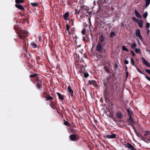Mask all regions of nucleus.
<instances>
[{
    "instance_id": "1",
    "label": "nucleus",
    "mask_w": 150,
    "mask_h": 150,
    "mask_svg": "<svg viewBox=\"0 0 150 150\" xmlns=\"http://www.w3.org/2000/svg\"><path fill=\"white\" fill-rule=\"evenodd\" d=\"M18 34L19 37L22 39H23V37H25L27 36L28 32L25 31H23Z\"/></svg>"
},
{
    "instance_id": "2",
    "label": "nucleus",
    "mask_w": 150,
    "mask_h": 150,
    "mask_svg": "<svg viewBox=\"0 0 150 150\" xmlns=\"http://www.w3.org/2000/svg\"><path fill=\"white\" fill-rule=\"evenodd\" d=\"M116 134L111 133V134H108L105 135V137L108 139H113L116 138Z\"/></svg>"
},
{
    "instance_id": "3",
    "label": "nucleus",
    "mask_w": 150,
    "mask_h": 150,
    "mask_svg": "<svg viewBox=\"0 0 150 150\" xmlns=\"http://www.w3.org/2000/svg\"><path fill=\"white\" fill-rule=\"evenodd\" d=\"M102 46L100 42H98L96 47V50L98 52H102Z\"/></svg>"
},
{
    "instance_id": "4",
    "label": "nucleus",
    "mask_w": 150,
    "mask_h": 150,
    "mask_svg": "<svg viewBox=\"0 0 150 150\" xmlns=\"http://www.w3.org/2000/svg\"><path fill=\"white\" fill-rule=\"evenodd\" d=\"M135 34L136 36L139 37L141 40L143 39V38L141 34L140 30L139 29H138L137 30Z\"/></svg>"
},
{
    "instance_id": "5",
    "label": "nucleus",
    "mask_w": 150,
    "mask_h": 150,
    "mask_svg": "<svg viewBox=\"0 0 150 150\" xmlns=\"http://www.w3.org/2000/svg\"><path fill=\"white\" fill-rule=\"evenodd\" d=\"M125 147L130 149V150H136V148H134L133 146L130 144L127 143L125 145Z\"/></svg>"
},
{
    "instance_id": "6",
    "label": "nucleus",
    "mask_w": 150,
    "mask_h": 150,
    "mask_svg": "<svg viewBox=\"0 0 150 150\" xmlns=\"http://www.w3.org/2000/svg\"><path fill=\"white\" fill-rule=\"evenodd\" d=\"M70 138L71 140L73 141H77L78 140V138L75 134H72L70 136Z\"/></svg>"
},
{
    "instance_id": "7",
    "label": "nucleus",
    "mask_w": 150,
    "mask_h": 150,
    "mask_svg": "<svg viewBox=\"0 0 150 150\" xmlns=\"http://www.w3.org/2000/svg\"><path fill=\"white\" fill-rule=\"evenodd\" d=\"M142 59L143 63L146 66L149 67H150V64L146 60L144 57H142Z\"/></svg>"
},
{
    "instance_id": "8",
    "label": "nucleus",
    "mask_w": 150,
    "mask_h": 150,
    "mask_svg": "<svg viewBox=\"0 0 150 150\" xmlns=\"http://www.w3.org/2000/svg\"><path fill=\"white\" fill-rule=\"evenodd\" d=\"M129 123L134 128L133 124L134 122L133 120L132 116L129 117V118L128 120Z\"/></svg>"
},
{
    "instance_id": "9",
    "label": "nucleus",
    "mask_w": 150,
    "mask_h": 150,
    "mask_svg": "<svg viewBox=\"0 0 150 150\" xmlns=\"http://www.w3.org/2000/svg\"><path fill=\"white\" fill-rule=\"evenodd\" d=\"M67 90L68 92H69L70 95L71 97L73 96L74 92L73 90L71 88V86H69L68 87Z\"/></svg>"
},
{
    "instance_id": "10",
    "label": "nucleus",
    "mask_w": 150,
    "mask_h": 150,
    "mask_svg": "<svg viewBox=\"0 0 150 150\" xmlns=\"http://www.w3.org/2000/svg\"><path fill=\"white\" fill-rule=\"evenodd\" d=\"M50 105L51 107L54 109L57 110L56 105L52 101H51L50 103Z\"/></svg>"
},
{
    "instance_id": "11",
    "label": "nucleus",
    "mask_w": 150,
    "mask_h": 150,
    "mask_svg": "<svg viewBox=\"0 0 150 150\" xmlns=\"http://www.w3.org/2000/svg\"><path fill=\"white\" fill-rule=\"evenodd\" d=\"M89 84L94 86H95L96 84V82L94 80H89L88 81Z\"/></svg>"
},
{
    "instance_id": "12",
    "label": "nucleus",
    "mask_w": 150,
    "mask_h": 150,
    "mask_svg": "<svg viewBox=\"0 0 150 150\" xmlns=\"http://www.w3.org/2000/svg\"><path fill=\"white\" fill-rule=\"evenodd\" d=\"M105 38L104 35H101L99 37V39L100 41V42L101 43V42L104 41Z\"/></svg>"
},
{
    "instance_id": "13",
    "label": "nucleus",
    "mask_w": 150,
    "mask_h": 150,
    "mask_svg": "<svg viewBox=\"0 0 150 150\" xmlns=\"http://www.w3.org/2000/svg\"><path fill=\"white\" fill-rule=\"evenodd\" d=\"M15 6L16 8L22 10H23L24 9V7L21 5H18L17 4H16L15 5Z\"/></svg>"
},
{
    "instance_id": "14",
    "label": "nucleus",
    "mask_w": 150,
    "mask_h": 150,
    "mask_svg": "<svg viewBox=\"0 0 150 150\" xmlns=\"http://www.w3.org/2000/svg\"><path fill=\"white\" fill-rule=\"evenodd\" d=\"M134 12L136 16L137 17L140 18L141 19L142 18V17L140 14L136 10H135Z\"/></svg>"
},
{
    "instance_id": "15",
    "label": "nucleus",
    "mask_w": 150,
    "mask_h": 150,
    "mask_svg": "<svg viewBox=\"0 0 150 150\" xmlns=\"http://www.w3.org/2000/svg\"><path fill=\"white\" fill-rule=\"evenodd\" d=\"M127 111L128 113V115L129 117L132 116H133V113L130 109H127Z\"/></svg>"
},
{
    "instance_id": "16",
    "label": "nucleus",
    "mask_w": 150,
    "mask_h": 150,
    "mask_svg": "<svg viewBox=\"0 0 150 150\" xmlns=\"http://www.w3.org/2000/svg\"><path fill=\"white\" fill-rule=\"evenodd\" d=\"M57 94L59 97V99L63 100L64 99L63 96L59 93L57 92Z\"/></svg>"
},
{
    "instance_id": "17",
    "label": "nucleus",
    "mask_w": 150,
    "mask_h": 150,
    "mask_svg": "<svg viewBox=\"0 0 150 150\" xmlns=\"http://www.w3.org/2000/svg\"><path fill=\"white\" fill-rule=\"evenodd\" d=\"M69 13L68 12H66L63 15V17L65 20L67 19L69 16Z\"/></svg>"
},
{
    "instance_id": "18",
    "label": "nucleus",
    "mask_w": 150,
    "mask_h": 150,
    "mask_svg": "<svg viewBox=\"0 0 150 150\" xmlns=\"http://www.w3.org/2000/svg\"><path fill=\"white\" fill-rule=\"evenodd\" d=\"M104 68L105 70L109 74H110V70H109V68L108 66H104Z\"/></svg>"
},
{
    "instance_id": "19",
    "label": "nucleus",
    "mask_w": 150,
    "mask_h": 150,
    "mask_svg": "<svg viewBox=\"0 0 150 150\" xmlns=\"http://www.w3.org/2000/svg\"><path fill=\"white\" fill-rule=\"evenodd\" d=\"M138 24L140 28H142L143 27V23L142 21H139L138 22Z\"/></svg>"
},
{
    "instance_id": "20",
    "label": "nucleus",
    "mask_w": 150,
    "mask_h": 150,
    "mask_svg": "<svg viewBox=\"0 0 150 150\" xmlns=\"http://www.w3.org/2000/svg\"><path fill=\"white\" fill-rule=\"evenodd\" d=\"M117 117L118 118H120L122 117V114L120 112H117Z\"/></svg>"
},
{
    "instance_id": "21",
    "label": "nucleus",
    "mask_w": 150,
    "mask_h": 150,
    "mask_svg": "<svg viewBox=\"0 0 150 150\" xmlns=\"http://www.w3.org/2000/svg\"><path fill=\"white\" fill-rule=\"evenodd\" d=\"M31 46L33 48H36L37 47V45L34 42H32L31 44Z\"/></svg>"
},
{
    "instance_id": "22",
    "label": "nucleus",
    "mask_w": 150,
    "mask_h": 150,
    "mask_svg": "<svg viewBox=\"0 0 150 150\" xmlns=\"http://www.w3.org/2000/svg\"><path fill=\"white\" fill-rule=\"evenodd\" d=\"M136 47L137 45L136 43H133L131 45V48L133 50H134Z\"/></svg>"
},
{
    "instance_id": "23",
    "label": "nucleus",
    "mask_w": 150,
    "mask_h": 150,
    "mask_svg": "<svg viewBox=\"0 0 150 150\" xmlns=\"http://www.w3.org/2000/svg\"><path fill=\"white\" fill-rule=\"evenodd\" d=\"M66 30L68 31L69 34H70L71 32L69 30V26L68 24H66Z\"/></svg>"
},
{
    "instance_id": "24",
    "label": "nucleus",
    "mask_w": 150,
    "mask_h": 150,
    "mask_svg": "<svg viewBox=\"0 0 150 150\" xmlns=\"http://www.w3.org/2000/svg\"><path fill=\"white\" fill-rule=\"evenodd\" d=\"M135 52L138 54H141V51L138 48H136L135 49Z\"/></svg>"
},
{
    "instance_id": "25",
    "label": "nucleus",
    "mask_w": 150,
    "mask_h": 150,
    "mask_svg": "<svg viewBox=\"0 0 150 150\" xmlns=\"http://www.w3.org/2000/svg\"><path fill=\"white\" fill-rule=\"evenodd\" d=\"M53 99V98L50 96H48L46 97V99L47 100H49Z\"/></svg>"
},
{
    "instance_id": "26",
    "label": "nucleus",
    "mask_w": 150,
    "mask_h": 150,
    "mask_svg": "<svg viewBox=\"0 0 150 150\" xmlns=\"http://www.w3.org/2000/svg\"><path fill=\"white\" fill-rule=\"evenodd\" d=\"M23 0H16L15 2L17 4H19L20 3H23Z\"/></svg>"
},
{
    "instance_id": "27",
    "label": "nucleus",
    "mask_w": 150,
    "mask_h": 150,
    "mask_svg": "<svg viewBox=\"0 0 150 150\" xmlns=\"http://www.w3.org/2000/svg\"><path fill=\"white\" fill-rule=\"evenodd\" d=\"M146 1V6H147L150 3V0H145Z\"/></svg>"
},
{
    "instance_id": "28",
    "label": "nucleus",
    "mask_w": 150,
    "mask_h": 150,
    "mask_svg": "<svg viewBox=\"0 0 150 150\" xmlns=\"http://www.w3.org/2000/svg\"><path fill=\"white\" fill-rule=\"evenodd\" d=\"M122 49L123 51H125L126 52H128L129 50L127 49V48L125 46H123L122 47Z\"/></svg>"
},
{
    "instance_id": "29",
    "label": "nucleus",
    "mask_w": 150,
    "mask_h": 150,
    "mask_svg": "<svg viewBox=\"0 0 150 150\" xmlns=\"http://www.w3.org/2000/svg\"><path fill=\"white\" fill-rule=\"evenodd\" d=\"M115 35V33L114 32H112L110 34V36L112 38Z\"/></svg>"
},
{
    "instance_id": "30",
    "label": "nucleus",
    "mask_w": 150,
    "mask_h": 150,
    "mask_svg": "<svg viewBox=\"0 0 150 150\" xmlns=\"http://www.w3.org/2000/svg\"><path fill=\"white\" fill-rule=\"evenodd\" d=\"M130 61L131 63L132 64L133 66H135V64H134V59L132 58H131Z\"/></svg>"
},
{
    "instance_id": "31",
    "label": "nucleus",
    "mask_w": 150,
    "mask_h": 150,
    "mask_svg": "<svg viewBox=\"0 0 150 150\" xmlns=\"http://www.w3.org/2000/svg\"><path fill=\"white\" fill-rule=\"evenodd\" d=\"M147 15H148V13H147V12H145L144 14H143V17L144 18H146L147 17Z\"/></svg>"
},
{
    "instance_id": "32",
    "label": "nucleus",
    "mask_w": 150,
    "mask_h": 150,
    "mask_svg": "<svg viewBox=\"0 0 150 150\" xmlns=\"http://www.w3.org/2000/svg\"><path fill=\"white\" fill-rule=\"evenodd\" d=\"M86 31V29H83L81 31V33L83 35H85V33Z\"/></svg>"
},
{
    "instance_id": "33",
    "label": "nucleus",
    "mask_w": 150,
    "mask_h": 150,
    "mask_svg": "<svg viewBox=\"0 0 150 150\" xmlns=\"http://www.w3.org/2000/svg\"><path fill=\"white\" fill-rule=\"evenodd\" d=\"M36 86L38 88L40 89V88L41 85L39 83H37L36 84Z\"/></svg>"
},
{
    "instance_id": "34",
    "label": "nucleus",
    "mask_w": 150,
    "mask_h": 150,
    "mask_svg": "<svg viewBox=\"0 0 150 150\" xmlns=\"http://www.w3.org/2000/svg\"><path fill=\"white\" fill-rule=\"evenodd\" d=\"M64 124L68 126H69L70 125L69 123L67 121H65L64 122Z\"/></svg>"
},
{
    "instance_id": "35",
    "label": "nucleus",
    "mask_w": 150,
    "mask_h": 150,
    "mask_svg": "<svg viewBox=\"0 0 150 150\" xmlns=\"http://www.w3.org/2000/svg\"><path fill=\"white\" fill-rule=\"evenodd\" d=\"M132 19L133 20H134V21H135L136 22H137L138 21L137 19L135 17H133L132 18Z\"/></svg>"
},
{
    "instance_id": "36",
    "label": "nucleus",
    "mask_w": 150,
    "mask_h": 150,
    "mask_svg": "<svg viewBox=\"0 0 150 150\" xmlns=\"http://www.w3.org/2000/svg\"><path fill=\"white\" fill-rule=\"evenodd\" d=\"M84 77L85 78H87L89 76L88 74V73H86L84 74Z\"/></svg>"
},
{
    "instance_id": "37",
    "label": "nucleus",
    "mask_w": 150,
    "mask_h": 150,
    "mask_svg": "<svg viewBox=\"0 0 150 150\" xmlns=\"http://www.w3.org/2000/svg\"><path fill=\"white\" fill-rule=\"evenodd\" d=\"M150 24L149 23H146V28H149L150 27Z\"/></svg>"
},
{
    "instance_id": "38",
    "label": "nucleus",
    "mask_w": 150,
    "mask_h": 150,
    "mask_svg": "<svg viewBox=\"0 0 150 150\" xmlns=\"http://www.w3.org/2000/svg\"><path fill=\"white\" fill-rule=\"evenodd\" d=\"M83 40L84 41H86L87 40H88V38L86 37H83Z\"/></svg>"
},
{
    "instance_id": "39",
    "label": "nucleus",
    "mask_w": 150,
    "mask_h": 150,
    "mask_svg": "<svg viewBox=\"0 0 150 150\" xmlns=\"http://www.w3.org/2000/svg\"><path fill=\"white\" fill-rule=\"evenodd\" d=\"M140 137L141 138V139L142 140H144V141H146V138L145 137H142V136H140Z\"/></svg>"
},
{
    "instance_id": "40",
    "label": "nucleus",
    "mask_w": 150,
    "mask_h": 150,
    "mask_svg": "<svg viewBox=\"0 0 150 150\" xmlns=\"http://www.w3.org/2000/svg\"><path fill=\"white\" fill-rule=\"evenodd\" d=\"M147 72L148 74H150V70L148 69H146L145 70Z\"/></svg>"
},
{
    "instance_id": "41",
    "label": "nucleus",
    "mask_w": 150,
    "mask_h": 150,
    "mask_svg": "<svg viewBox=\"0 0 150 150\" xmlns=\"http://www.w3.org/2000/svg\"><path fill=\"white\" fill-rule=\"evenodd\" d=\"M38 39L39 42H41V36L40 35H39L38 38Z\"/></svg>"
},
{
    "instance_id": "42",
    "label": "nucleus",
    "mask_w": 150,
    "mask_h": 150,
    "mask_svg": "<svg viewBox=\"0 0 150 150\" xmlns=\"http://www.w3.org/2000/svg\"><path fill=\"white\" fill-rule=\"evenodd\" d=\"M149 132H146L144 134V136H146L148 135H149Z\"/></svg>"
},
{
    "instance_id": "43",
    "label": "nucleus",
    "mask_w": 150,
    "mask_h": 150,
    "mask_svg": "<svg viewBox=\"0 0 150 150\" xmlns=\"http://www.w3.org/2000/svg\"><path fill=\"white\" fill-rule=\"evenodd\" d=\"M131 54H132V55L133 57L135 56V53L134 52H133V51H131Z\"/></svg>"
},
{
    "instance_id": "44",
    "label": "nucleus",
    "mask_w": 150,
    "mask_h": 150,
    "mask_svg": "<svg viewBox=\"0 0 150 150\" xmlns=\"http://www.w3.org/2000/svg\"><path fill=\"white\" fill-rule=\"evenodd\" d=\"M125 63L126 64H127L129 63V62L128 60L125 59Z\"/></svg>"
},
{
    "instance_id": "45",
    "label": "nucleus",
    "mask_w": 150,
    "mask_h": 150,
    "mask_svg": "<svg viewBox=\"0 0 150 150\" xmlns=\"http://www.w3.org/2000/svg\"><path fill=\"white\" fill-rule=\"evenodd\" d=\"M37 75V74H35L33 75H31L30 76V77H32V78L34 77Z\"/></svg>"
},
{
    "instance_id": "46",
    "label": "nucleus",
    "mask_w": 150,
    "mask_h": 150,
    "mask_svg": "<svg viewBox=\"0 0 150 150\" xmlns=\"http://www.w3.org/2000/svg\"><path fill=\"white\" fill-rule=\"evenodd\" d=\"M145 77H146V79L148 80L149 81H150V77L146 76V75H145Z\"/></svg>"
},
{
    "instance_id": "47",
    "label": "nucleus",
    "mask_w": 150,
    "mask_h": 150,
    "mask_svg": "<svg viewBox=\"0 0 150 150\" xmlns=\"http://www.w3.org/2000/svg\"><path fill=\"white\" fill-rule=\"evenodd\" d=\"M137 71L139 73H140V74H143V73H142V72L140 71L139 69H138L137 68Z\"/></svg>"
},
{
    "instance_id": "48",
    "label": "nucleus",
    "mask_w": 150,
    "mask_h": 150,
    "mask_svg": "<svg viewBox=\"0 0 150 150\" xmlns=\"http://www.w3.org/2000/svg\"><path fill=\"white\" fill-rule=\"evenodd\" d=\"M33 6H37V4L36 3H33Z\"/></svg>"
},
{
    "instance_id": "49",
    "label": "nucleus",
    "mask_w": 150,
    "mask_h": 150,
    "mask_svg": "<svg viewBox=\"0 0 150 150\" xmlns=\"http://www.w3.org/2000/svg\"><path fill=\"white\" fill-rule=\"evenodd\" d=\"M121 26L122 27H124V23L123 22H122L121 23Z\"/></svg>"
},
{
    "instance_id": "50",
    "label": "nucleus",
    "mask_w": 150,
    "mask_h": 150,
    "mask_svg": "<svg viewBox=\"0 0 150 150\" xmlns=\"http://www.w3.org/2000/svg\"><path fill=\"white\" fill-rule=\"evenodd\" d=\"M146 51L148 52L149 54L150 55V50L147 49Z\"/></svg>"
},
{
    "instance_id": "51",
    "label": "nucleus",
    "mask_w": 150,
    "mask_h": 150,
    "mask_svg": "<svg viewBox=\"0 0 150 150\" xmlns=\"http://www.w3.org/2000/svg\"><path fill=\"white\" fill-rule=\"evenodd\" d=\"M126 73H127V75H126V76L127 77L128 76V72H127Z\"/></svg>"
},
{
    "instance_id": "52",
    "label": "nucleus",
    "mask_w": 150,
    "mask_h": 150,
    "mask_svg": "<svg viewBox=\"0 0 150 150\" xmlns=\"http://www.w3.org/2000/svg\"><path fill=\"white\" fill-rule=\"evenodd\" d=\"M113 1V0H110V3H112Z\"/></svg>"
},
{
    "instance_id": "53",
    "label": "nucleus",
    "mask_w": 150,
    "mask_h": 150,
    "mask_svg": "<svg viewBox=\"0 0 150 150\" xmlns=\"http://www.w3.org/2000/svg\"><path fill=\"white\" fill-rule=\"evenodd\" d=\"M150 141V140H148L147 141Z\"/></svg>"
},
{
    "instance_id": "54",
    "label": "nucleus",
    "mask_w": 150,
    "mask_h": 150,
    "mask_svg": "<svg viewBox=\"0 0 150 150\" xmlns=\"http://www.w3.org/2000/svg\"><path fill=\"white\" fill-rule=\"evenodd\" d=\"M89 28H90V26H89Z\"/></svg>"
},
{
    "instance_id": "55",
    "label": "nucleus",
    "mask_w": 150,
    "mask_h": 150,
    "mask_svg": "<svg viewBox=\"0 0 150 150\" xmlns=\"http://www.w3.org/2000/svg\"><path fill=\"white\" fill-rule=\"evenodd\" d=\"M115 66L116 67H117V66H116V65H115Z\"/></svg>"
},
{
    "instance_id": "56",
    "label": "nucleus",
    "mask_w": 150,
    "mask_h": 150,
    "mask_svg": "<svg viewBox=\"0 0 150 150\" xmlns=\"http://www.w3.org/2000/svg\"><path fill=\"white\" fill-rule=\"evenodd\" d=\"M115 66L116 67H117V66H116V65H115Z\"/></svg>"
},
{
    "instance_id": "57",
    "label": "nucleus",
    "mask_w": 150,
    "mask_h": 150,
    "mask_svg": "<svg viewBox=\"0 0 150 150\" xmlns=\"http://www.w3.org/2000/svg\"><path fill=\"white\" fill-rule=\"evenodd\" d=\"M115 66L116 67H117V66H116V65H115Z\"/></svg>"
}]
</instances>
